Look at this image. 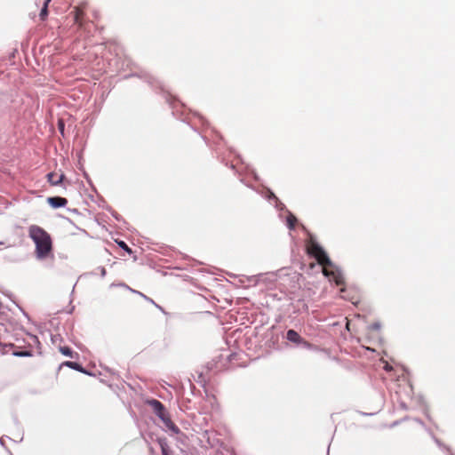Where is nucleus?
Instances as JSON below:
<instances>
[{
  "instance_id": "1",
  "label": "nucleus",
  "mask_w": 455,
  "mask_h": 455,
  "mask_svg": "<svg viewBox=\"0 0 455 455\" xmlns=\"http://www.w3.org/2000/svg\"><path fill=\"white\" fill-rule=\"evenodd\" d=\"M307 253L314 257L317 263L323 267V274L334 282L336 285H343L344 278L339 269L331 262L324 250L310 237L306 243Z\"/></svg>"
},
{
  "instance_id": "2",
  "label": "nucleus",
  "mask_w": 455,
  "mask_h": 455,
  "mask_svg": "<svg viewBox=\"0 0 455 455\" xmlns=\"http://www.w3.org/2000/svg\"><path fill=\"white\" fill-rule=\"evenodd\" d=\"M28 236L35 243V254L38 259L52 257L53 243L50 234L37 225L28 228Z\"/></svg>"
},
{
  "instance_id": "3",
  "label": "nucleus",
  "mask_w": 455,
  "mask_h": 455,
  "mask_svg": "<svg viewBox=\"0 0 455 455\" xmlns=\"http://www.w3.org/2000/svg\"><path fill=\"white\" fill-rule=\"evenodd\" d=\"M75 12V24L78 26L79 28H82L84 27V10L81 6L75 7L74 10Z\"/></svg>"
},
{
  "instance_id": "4",
  "label": "nucleus",
  "mask_w": 455,
  "mask_h": 455,
  "mask_svg": "<svg viewBox=\"0 0 455 455\" xmlns=\"http://www.w3.org/2000/svg\"><path fill=\"white\" fill-rule=\"evenodd\" d=\"M48 203L54 208L64 207L68 204V200L64 197H50L48 198Z\"/></svg>"
},
{
  "instance_id": "5",
  "label": "nucleus",
  "mask_w": 455,
  "mask_h": 455,
  "mask_svg": "<svg viewBox=\"0 0 455 455\" xmlns=\"http://www.w3.org/2000/svg\"><path fill=\"white\" fill-rule=\"evenodd\" d=\"M64 178V174H58L55 172H50L47 174V180L51 183L52 186H57L62 182V180Z\"/></svg>"
},
{
  "instance_id": "6",
  "label": "nucleus",
  "mask_w": 455,
  "mask_h": 455,
  "mask_svg": "<svg viewBox=\"0 0 455 455\" xmlns=\"http://www.w3.org/2000/svg\"><path fill=\"white\" fill-rule=\"evenodd\" d=\"M155 411L157 413V415L161 418H163V414L164 412V407L161 402L158 400H152L149 402Z\"/></svg>"
},
{
  "instance_id": "7",
  "label": "nucleus",
  "mask_w": 455,
  "mask_h": 455,
  "mask_svg": "<svg viewBox=\"0 0 455 455\" xmlns=\"http://www.w3.org/2000/svg\"><path fill=\"white\" fill-rule=\"evenodd\" d=\"M286 337L288 340L297 344H299L302 341L300 335L294 330H289Z\"/></svg>"
},
{
  "instance_id": "8",
  "label": "nucleus",
  "mask_w": 455,
  "mask_h": 455,
  "mask_svg": "<svg viewBox=\"0 0 455 455\" xmlns=\"http://www.w3.org/2000/svg\"><path fill=\"white\" fill-rule=\"evenodd\" d=\"M61 365L68 366V367H69L73 370L78 371H84L82 365L76 362L66 361Z\"/></svg>"
},
{
  "instance_id": "9",
  "label": "nucleus",
  "mask_w": 455,
  "mask_h": 455,
  "mask_svg": "<svg viewBox=\"0 0 455 455\" xmlns=\"http://www.w3.org/2000/svg\"><path fill=\"white\" fill-rule=\"evenodd\" d=\"M60 352L66 355V356H69L71 358L74 357V352L72 351V349L68 347H60L59 348Z\"/></svg>"
},
{
  "instance_id": "10",
  "label": "nucleus",
  "mask_w": 455,
  "mask_h": 455,
  "mask_svg": "<svg viewBox=\"0 0 455 455\" xmlns=\"http://www.w3.org/2000/svg\"><path fill=\"white\" fill-rule=\"evenodd\" d=\"M48 16V5L44 4L40 13L39 17L41 20H45Z\"/></svg>"
},
{
  "instance_id": "11",
  "label": "nucleus",
  "mask_w": 455,
  "mask_h": 455,
  "mask_svg": "<svg viewBox=\"0 0 455 455\" xmlns=\"http://www.w3.org/2000/svg\"><path fill=\"white\" fill-rule=\"evenodd\" d=\"M287 222L290 228H294L295 224L297 222V219L293 215H291L288 217Z\"/></svg>"
},
{
  "instance_id": "12",
  "label": "nucleus",
  "mask_w": 455,
  "mask_h": 455,
  "mask_svg": "<svg viewBox=\"0 0 455 455\" xmlns=\"http://www.w3.org/2000/svg\"><path fill=\"white\" fill-rule=\"evenodd\" d=\"M116 243L119 247L126 251L128 253H132L131 248L124 241H117Z\"/></svg>"
},
{
  "instance_id": "13",
  "label": "nucleus",
  "mask_w": 455,
  "mask_h": 455,
  "mask_svg": "<svg viewBox=\"0 0 455 455\" xmlns=\"http://www.w3.org/2000/svg\"><path fill=\"white\" fill-rule=\"evenodd\" d=\"M393 369V367L387 363H385V365H384V370H386L387 371H389Z\"/></svg>"
},
{
  "instance_id": "14",
  "label": "nucleus",
  "mask_w": 455,
  "mask_h": 455,
  "mask_svg": "<svg viewBox=\"0 0 455 455\" xmlns=\"http://www.w3.org/2000/svg\"><path fill=\"white\" fill-rule=\"evenodd\" d=\"M170 428L175 432V433H179L180 429L178 428V427H176L174 424H172V426L170 427Z\"/></svg>"
},
{
  "instance_id": "15",
  "label": "nucleus",
  "mask_w": 455,
  "mask_h": 455,
  "mask_svg": "<svg viewBox=\"0 0 455 455\" xmlns=\"http://www.w3.org/2000/svg\"><path fill=\"white\" fill-rule=\"evenodd\" d=\"M51 1H52V0H45V1H44V4L48 5V4H49V3H50Z\"/></svg>"
},
{
  "instance_id": "16",
  "label": "nucleus",
  "mask_w": 455,
  "mask_h": 455,
  "mask_svg": "<svg viewBox=\"0 0 455 455\" xmlns=\"http://www.w3.org/2000/svg\"><path fill=\"white\" fill-rule=\"evenodd\" d=\"M20 355H29L28 352H25V353H21L20 354Z\"/></svg>"
},
{
  "instance_id": "17",
  "label": "nucleus",
  "mask_w": 455,
  "mask_h": 455,
  "mask_svg": "<svg viewBox=\"0 0 455 455\" xmlns=\"http://www.w3.org/2000/svg\"><path fill=\"white\" fill-rule=\"evenodd\" d=\"M60 128L63 129V124H60Z\"/></svg>"
},
{
  "instance_id": "18",
  "label": "nucleus",
  "mask_w": 455,
  "mask_h": 455,
  "mask_svg": "<svg viewBox=\"0 0 455 455\" xmlns=\"http://www.w3.org/2000/svg\"><path fill=\"white\" fill-rule=\"evenodd\" d=\"M314 267H315V264H314V263L310 264V267H311V268H313Z\"/></svg>"
}]
</instances>
